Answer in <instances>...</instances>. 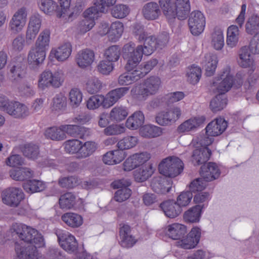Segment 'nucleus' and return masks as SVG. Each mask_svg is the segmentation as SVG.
Listing matches in <instances>:
<instances>
[{
  "label": "nucleus",
  "instance_id": "nucleus-43",
  "mask_svg": "<svg viewBox=\"0 0 259 259\" xmlns=\"http://www.w3.org/2000/svg\"><path fill=\"white\" fill-rule=\"evenodd\" d=\"M128 110L126 107L122 106H116L111 110L109 116L110 120L112 121L120 122L127 117Z\"/></svg>",
  "mask_w": 259,
  "mask_h": 259
},
{
  "label": "nucleus",
  "instance_id": "nucleus-14",
  "mask_svg": "<svg viewBox=\"0 0 259 259\" xmlns=\"http://www.w3.org/2000/svg\"><path fill=\"white\" fill-rule=\"evenodd\" d=\"M200 237V229L197 227H193L185 237L178 240L176 245L186 249L193 248L199 242Z\"/></svg>",
  "mask_w": 259,
  "mask_h": 259
},
{
  "label": "nucleus",
  "instance_id": "nucleus-22",
  "mask_svg": "<svg viewBox=\"0 0 259 259\" xmlns=\"http://www.w3.org/2000/svg\"><path fill=\"white\" fill-rule=\"evenodd\" d=\"M151 187L157 193L166 194L171 190L172 181L166 178H154L151 182Z\"/></svg>",
  "mask_w": 259,
  "mask_h": 259
},
{
  "label": "nucleus",
  "instance_id": "nucleus-46",
  "mask_svg": "<svg viewBox=\"0 0 259 259\" xmlns=\"http://www.w3.org/2000/svg\"><path fill=\"white\" fill-rule=\"evenodd\" d=\"M97 149V144L92 141H87L80 145L78 158H85L92 155Z\"/></svg>",
  "mask_w": 259,
  "mask_h": 259
},
{
  "label": "nucleus",
  "instance_id": "nucleus-16",
  "mask_svg": "<svg viewBox=\"0 0 259 259\" xmlns=\"http://www.w3.org/2000/svg\"><path fill=\"white\" fill-rule=\"evenodd\" d=\"M26 8L22 7L18 9L13 16L9 23L11 31L14 33L21 32L26 24Z\"/></svg>",
  "mask_w": 259,
  "mask_h": 259
},
{
  "label": "nucleus",
  "instance_id": "nucleus-32",
  "mask_svg": "<svg viewBox=\"0 0 259 259\" xmlns=\"http://www.w3.org/2000/svg\"><path fill=\"white\" fill-rule=\"evenodd\" d=\"M66 133L70 136L83 139L90 135L89 128L77 125H66Z\"/></svg>",
  "mask_w": 259,
  "mask_h": 259
},
{
  "label": "nucleus",
  "instance_id": "nucleus-5",
  "mask_svg": "<svg viewBox=\"0 0 259 259\" xmlns=\"http://www.w3.org/2000/svg\"><path fill=\"white\" fill-rule=\"evenodd\" d=\"M12 227L13 232L21 240L20 242L15 243V248L17 244H22L23 243L29 244H32L33 243L38 247L45 245L42 236L39 234L36 230L22 224H14Z\"/></svg>",
  "mask_w": 259,
  "mask_h": 259
},
{
  "label": "nucleus",
  "instance_id": "nucleus-57",
  "mask_svg": "<svg viewBox=\"0 0 259 259\" xmlns=\"http://www.w3.org/2000/svg\"><path fill=\"white\" fill-rule=\"evenodd\" d=\"M129 7L125 5L119 4L114 7L111 10V14L113 17L121 19L127 16L130 13Z\"/></svg>",
  "mask_w": 259,
  "mask_h": 259
},
{
  "label": "nucleus",
  "instance_id": "nucleus-19",
  "mask_svg": "<svg viewBox=\"0 0 259 259\" xmlns=\"http://www.w3.org/2000/svg\"><path fill=\"white\" fill-rule=\"evenodd\" d=\"M220 174L218 166L214 162H208L206 165H202L200 170L201 177L206 181H211L218 178Z\"/></svg>",
  "mask_w": 259,
  "mask_h": 259
},
{
  "label": "nucleus",
  "instance_id": "nucleus-38",
  "mask_svg": "<svg viewBox=\"0 0 259 259\" xmlns=\"http://www.w3.org/2000/svg\"><path fill=\"white\" fill-rule=\"evenodd\" d=\"M140 135L145 138H153L160 136L162 133L160 127L155 125L147 124L141 127Z\"/></svg>",
  "mask_w": 259,
  "mask_h": 259
},
{
  "label": "nucleus",
  "instance_id": "nucleus-50",
  "mask_svg": "<svg viewBox=\"0 0 259 259\" xmlns=\"http://www.w3.org/2000/svg\"><path fill=\"white\" fill-rule=\"evenodd\" d=\"M138 139L136 137L127 136L119 140L117 144L118 148L123 151L134 147L138 143Z\"/></svg>",
  "mask_w": 259,
  "mask_h": 259
},
{
  "label": "nucleus",
  "instance_id": "nucleus-9",
  "mask_svg": "<svg viewBox=\"0 0 259 259\" xmlns=\"http://www.w3.org/2000/svg\"><path fill=\"white\" fill-rule=\"evenodd\" d=\"M133 32L136 35L139 36V41L145 40L144 46H142L143 49L145 50V44L148 39L152 38L153 41L154 42L153 51L158 46H164L168 41L169 36L168 33L164 32L160 35L157 40L153 36L147 37V33L145 32L144 26L140 24L136 23L133 26Z\"/></svg>",
  "mask_w": 259,
  "mask_h": 259
},
{
  "label": "nucleus",
  "instance_id": "nucleus-45",
  "mask_svg": "<svg viewBox=\"0 0 259 259\" xmlns=\"http://www.w3.org/2000/svg\"><path fill=\"white\" fill-rule=\"evenodd\" d=\"M65 107V95L60 93L53 99L51 106V111L54 114H60L63 111Z\"/></svg>",
  "mask_w": 259,
  "mask_h": 259
},
{
  "label": "nucleus",
  "instance_id": "nucleus-8",
  "mask_svg": "<svg viewBox=\"0 0 259 259\" xmlns=\"http://www.w3.org/2000/svg\"><path fill=\"white\" fill-rule=\"evenodd\" d=\"M63 75L62 70H58L54 74L50 71L45 70L39 75L38 87L42 89L50 87L59 88L64 82Z\"/></svg>",
  "mask_w": 259,
  "mask_h": 259
},
{
  "label": "nucleus",
  "instance_id": "nucleus-15",
  "mask_svg": "<svg viewBox=\"0 0 259 259\" xmlns=\"http://www.w3.org/2000/svg\"><path fill=\"white\" fill-rule=\"evenodd\" d=\"M181 115L180 108L174 107L166 112L159 113L156 117V120L157 123L161 125H167L175 122Z\"/></svg>",
  "mask_w": 259,
  "mask_h": 259
},
{
  "label": "nucleus",
  "instance_id": "nucleus-35",
  "mask_svg": "<svg viewBox=\"0 0 259 259\" xmlns=\"http://www.w3.org/2000/svg\"><path fill=\"white\" fill-rule=\"evenodd\" d=\"M124 30L122 22L117 21L112 23L109 28L108 37L111 42H116L121 37Z\"/></svg>",
  "mask_w": 259,
  "mask_h": 259
},
{
  "label": "nucleus",
  "instance_id": "nucleus-39",
  "mask_svg": "<svg viewBox=\"0 0 259 259\" xmlns=\"http://www.w3.org/2000/svg\"><path fill=\"white\" fill-rule=\"evenodd\" d=\"M25 74V65L20 63H16L10 66L9 77L12 81H18Z\"/></svg>",
  "mask_w": 259,
  "mask_h": 259
},
{
  "label": "nucleus",
  "instance_id": "nucleus-42",
  "mask_svg": "<svg viewBox=\"0 0 259 259\" xmlns=\"http://www.w3.org/2000/svg\"><path fill=\"white\" fill-rule=\"evenodd\" d=\"M157 64L158 60L156 59H151L140 65L138 64L135 69L141 78L150 72Z\"/></svg>",
  "mask_w": 259,
  "mask_h": 259
},
{
  "label": "nucleus",
  "instance_id": "nucleus-12",
  "mask_svg": "<svg viewBox=\"0 0 259 259\" xmlns=\"http://www.w3.org/2000/svg\"><path fill=\"white\" fill-rule=\"evenodd\" d=\"M16 253L17 259H46L45 256L38 254L36 246L33 244H17Z\"/></svg>",
  "mask_w": 259,
  "mask_h": 259
},
{
  "label": "nucleus",
  "instance_id": "nucleus-30",
  "mask_svg": "<svg viewBox=\"0 0 259 259\" xmlns=\"http://www.w3.org/2000/svg\"><path fill=\"white\" fill-rule=\"evenodd\" d=\"M142 13L146 19L151 20L157 19L161 14V11L157 3L150 2L143 7Z\"/></svg>",
  "mask_w": 259,
  "mask_h": 259
},
{
  "label": "nucleus",
  "instance_id": "nucleus-44",
  "mask_svg": "<svg viewBox=\"0 0 259 259\" xmlns=\"http://www.w3.org/2000/svg\"><path fill=\"white\" fill-rule=\"evenodd\" d=\"M33 171L30 168L23 167L19 169H13L10 171V177L15 181H24L32 176Z\"/></svg>",
  "mask_w": 259,
  "mask_h": 259
},
{
  "label": "nucleus",
  "instance_id": "nucleus-24",
  "mask_svg": "<svg viewBox=\"0 0 259 259\" xmlns=\"http://www.w3.org/2000/svg\"><path fill=\"white\" fill-rule=\"evenodd\" d=\"M129 91L128 87H121L112 90L106 95V106L108 108L113 106L120 99L124 96Z\"/></svg>",
  "mask_w": 259,
  "mask_h": 259
},
{
  "label": "nucleus",
  "instance_id": "nucleus-11",
  "mask_svg": "<svg viewBox=\"0 0 259 259\" xmlns=\"http://www.w3.org/2000/svg\"><path fill=\"white\" fill-rule=\"evenodd\" d=\"M255 43L251 40L250 44V49L247 47H242L239 52V57L237 59L238 65L242 68H249L254 71L255 68V64L253 56L250 53V50H253V46Z\"/></svg>",
  "mask_w": 259,
  "mask_h": 259
},
{
  "label": "nucleus",
  "instance_id": "nucleus-6",
  "mask_svg": "<svg viewBox=\"0 0 259 259\" xmlns=\"http://www.w3.org/2000/svg\"><path fill=\"white\" fill-rule=\"evenodd\" d=\"M161 83L159 77L152 76L135 87L132 91L135 92L138 99L145 100L149 96L155 95L158 92Z\"/></svg>",
  "mask_w": 259,
  "mask_h": 259
},
{
  "label": "nucleus",
  "instance_id": "nucleus-20",
  "mask_svg": "<svg viewBox=\"0 0 259 259\" xmlns=\"http://www.w3.org/2000/svg\"><path fill=\"white\" fill-rule=\"evenodd\" d=\"M48 49H39L34 47L30 51L27 60L28 64L33 68H35L42 64L46 55Z\"/></svg>",
  "mask_w": 259,
  "mask_h": 259
},
{
  "label": "nucleus",
  "instance_id": "nucleus-63",
  "mask_svg": "<svg viewBox=\"0 0 259 259\" xmlns=\"http://www.w3.org/2000/svg\"><path fill=\"white\" fill-rule=\"evenodd\" d=\"M193 197L192 193L190 191L182 192L177 197L176 203L181 208L188 205Z\"/></svg>",
  "mask_w": 259,
  "mask_h": 259
},
{
  "label": "nucleus",
  "instance_id": "nucleus-51",
  "mask_svg": "<svg viewBox=\"0 0 259 259\" xmlns=\"http://www.w3.org/2000/svg\"><path fill=\"white\" fill-rule=\"evenodd\" d=\"M187 74L188 81L192 84H195L199 82L201 77V69L199 66L192 65L189 67Z\"/></svg>",
  "mask_w": 259,
  "mask_h": 259
},
{
  "label": "nucleus",
  "instance_id": "nucleus-60",
  "mask_svg": "<svg viewBox=\"0 0 259 259\" xmlns=\"http://www.w3.org/2000/svg\"><path fill=\"white\" fill-rule=\"evenodd\" d=\"M98 71L102 74L108 75L114 69L113 63L106 59L100 61L97 66Z\"/></svg>",
  "mask_w": 259,
  "mask_h": 259
},
{
  "label": "nucleus",
  "instance_id": "nucleus-3",
  "mask_svg": "<svg viewBox=\"0 0 259 259\" xmlns=\"http://www.w3.org/2000/svg\"><path fill=\"white\" fill-rule=\"evenodd\" d=\"M96 0L94 6L88 8L83 12L84 19L80 24V31L83 33L90 30L95 25V20L104 13L106 7L114 5L116 0Z\"/></svg>",
  "mask_w": 259,
  "mask_h": 259
},
{
  "label": "nucleus",
  "instance_id": "nucleus-36",
  "mask_svg": "<svg viewBox=\"0 0 259 259\" xmlns=\"http://www.w3.org/2000/svg\"><path fill=\"white\" fill-rule=\"evenodd\" d=\"M239 30L235 25L230 26L227 29L226 44L231 48H234L238 44L239 38Z\"/></svg>",
  "mask_w": 259,
  "mask_h": 259
},
{
  "label": "nucleus",
  "instance_id": "nucleus-61",
  "mask_svg": "<svg viewBox=\"0 0 259 259\" xmlns=\"http://www.w3.org/2000/svg\"><path fill=\"white\" fill-rule=\"evenodd\" d=\"M78 247V243L74 236L68 233L66 234V251L69 253L75 252Z\"/></svg>",
  "mask_w": 259,
  "mask_h": 259
},
{
  "label": "nucleus",
  "instance_id": "nucleus-59",
  "mask_svg": "<svg viewBox=\"0 0 259 259\" xmlns=\"http://www.w3.org/2000/svg\"><path fill=\"white\" fill-rule=\"evenodd\" d=\"M82 100V94L80 91L76 88L72 89L69 93L70 104L73 107H78Z\"/></svg>",
  "mask_w": 259,
  "mask_h": 259
},
{
  "label": "nucleus",
  "instance_id": "nucleus-40",
  "mask_svg": "<svg viewBox=\"0 0 259 259\" xmlns=\"http://www.w3.org/2000/svg\"><path fill=\"white\" fill-rule=\"evenodd\" d=\"M65 135V126L62 125L60 127H50L47 128L45 132L46 138L52 140L59 141L64 138Z\"/></svg>",
  "mask_w": 259,
  "mask_h": 259
},
{
  "label": "nucleus",
  "instance_id": "nucleus-7",
  "mask_svg": "<svg viewBox=\"0 0 259 259\" xmlns=\"http://www.w3.org/2000/svg\"><path fill=\"white\" fill-rule=\"evenodd\" d=\"M158 170L161 175L168 178H175L184 170L183 161L176 156H169L159 163Z\"/></svg>",
  "mask_w": 259,
  "mask_h": 259
},
{
  "label": "nucleus",
  "instance_id": "nucleus-48",
  "mask_svg": "<svg viewBox=\"0 0 259 259\" xmlns=\"http://www.w3.org/2000/svg\"><path fill=\"white\" fill-rule=\"evenodd\" d=\"M120 54V48L118 46L113 45L105 50L104 57L108 61L114 63L119 60Z\"/></svg>",
  "mask_w": 259,
  "mask_h": 259
},
{
  "label": "nucleus",
  "instance_id": "nucleus-33",
  "mask_svg": "<svg viewBox=\"0 0 259 259\" xmlns=\"http://www.w3.org/2000/svg\"><path fill=\"white\" fill-rule=\"evenodd\" d=\"M186 227L179 223H174L167 227V234L168 236L174 240L181 238L186 233Z\"/></svg>",
  "mask_w": 259,
  "mask_h": 259
},
{
  "label": "nucleus",
  "instance_id": "nucleus-54",
  "mask_svg": "<svg viewBox=\"0 0 259 259\" xmlns=\"http://www.w3.org/2000/svg\"><path fill=\"white\" fill-rule=\"evenodd\" d=\"M101 82L95 76L89 78L85 83V89L91 94L98 93L101 89Z\"/></svg>",
  "mask_w": 259,
  "mask_h": 259
},
{
  "label": "nucleus",
  "instance_id": "nucleus-25",
  "mask_svg": "<svg viewBox=\"0 0 259 259\" xmlns=\"http://www.w3.org/2000/svg\"><path fill=\"white\" fill-rule=\"evenodd\" d=\"M95 59L93 51L86 49L78 52L76 58L77 65L81 68H84L90 66Z\"/></svg>",
  "mask_w": 259,
  "mask_h": 259
},
{
  "label": "nucleus",
  "instance_id": "nucleus-58",
  "mask_svg": "<svg viewBox=\"0 0 259 259\" xmlns=\"http://www.w3.org/2000/svg\"><path fill=\"white\" fill-rule=\"evenodd\" d=\"M82 142L77 139L69 140L66 141V152L69 154H76L78 158V153L80 151Z\"/></svg>",
  "mask_w": 259,
  "mask_h": 259
},
{
  "label": "nucleus",
  "instance_id": "nucleus-21",
  "mask_svg": "<svg viewBox=\"0 0 259 259\" xmlns=\"http://www.w3.org/2000/svg\"><path fill=\"white\" fill-rule=\"evenodd\" d=\"M204 116L194 117L182 123L177 128L179 133H184L193 131L204 122Z\"/></svg>",
  "mask_w": 259,
  "mask_h": 259
},
{
  "label": "nucleus",
  "instance_id": "nucleus-62",
  "mask_svg": "<svg viewBox=\"0 0 259 259\" xmlns=\"http://www.w3.org/2000/svg\"><path fill=\"white\" fill-rule=\"evenodd\" d=\"M125 128L123 125L112 124L107 126L104 130V133L107 136L117 135L124 133Z\"/></svg>",
  "mask_w": 259,
  "mask_h": 259
},
{
  "label": "nucleus",
  "instance_id": "nucleus-29",
  "mask_svg": "<svg viewBox=\"0 0 259 259\" xmlns=\"http://www.w3.org/2000/svg\"><path fill=\"white\" fill-rule=\"evenodd\" d=\"M144 120L143 113L141 111H137L128 117L125 126L131 130H137L143 125Z\"/></svg>",
  "mask_w": 259,
  "mask_h": 259
},
{
  "label": "nucleus",
  "instance_id": "nucleus-64",
  "mask_svg": "<svg viewBox=\"0 0 259 259\" xmlns=\"http://www.w3.org/2000/svg\"><path fill=\"white\" fill-rule=\"evenodd\" d=\"M38 5L45 13L50 14L55 11L56 4L52 0H39Z\"/></svg>",
  "mask_w": 259,
  "mask_h": 259
},
{
  "label": "nucleus",
  "instance_id": "nucleus-41",
  "mask_svg": "<svg viewBox=\"0 0 259 259\" xmlns=\"http://www.w3.org/2000/svg\"><path fill=\"white\" fill-rule=\"evenodd\" d=\"M105 97L102 95H96L91 96L87 101V107L90 110H95L102 107L103 108H108L106 106Z\"/></svg>",
  "mask_w": 259,
  "mask_h": 259
},
{
  "label": "nucleus",
  "instance_id": "nucleus-52",
  "mask_svg": "<svg viewBox=\"0 0 259 259\" xmlns=\"http://www.w3.org/2000/svg\"><path fill=\"white\" fill-rule=\"evenodd\" d=\"M246 31L248 34L255 35L259 30V16L253 15L248 20L246 25Z\"/></svg>",
  "mask_w": 259,
  "mask_h": 259
},
{
  "label": "nucleus",
  "instance_id": "nucleus-17",
  "mask_svg": "<svg viewBox=\"0 0 259 259\" xmlns=\"http://www.w3.org/2000/svg\"><path fill=\"white\" fill-rule=\"evenodd\" d=\"M228 126V122L224 118H216L206 126V133L211 137H217L222 134Z\"/></svg>",
  "mask_w": 259,
  "mask_h": 259
},
{
  "label": "nucleus",
  "instance_id": "nucleus-37",
  "mask_svg": "<svg viewBox=\"0 0 259 259\" xmlns=\"http://www.w3.org/2000/svg\"><path fill=\"white\" fill-rule=\"evenodd\" d=\"M202 206L197 205L186 211L183 215L184 220L188 223H196L200 220Z\"/></svg>",
  "mask_w": 259,
  "mask_h": 259
},
{
  "label": "nucleus",
  "instance_id": "nucleus-13",
  "mask_svg": "<svg viewBox=\"0 0 259 259\" xmlns=\"http://www.w3.org/2000/svg\"><path fill=\"white\" fill-rule=\"evenodd\" d=\"M188 25L191 32L194 35H199L204 30L205 18L199 11L192 12L188 20Z\"/></svg>",
  "mask_w": 259,
  "mask_h": 259
},
{
  "label": "nucleus",
  "instance_id": "nucleus-23",
  "mask_svg": "<svg viewBox=\"0 0 259 259\" xmlns=\"http://www.w3.org/2000/svg\"><path fill=\"white\" fill-rule=\"evenodd\" d=\"M126 153L119 149L109 151L103 156V162L108 165H115L120 163L126 157Z\"/></svg>",
  "mask_w": 259,
  "mask_h": 259
},
{
  "label": "nucleus",
  "instance_id": "nucleus-2",
  "mask_svg": "<svg viewBox=\"0 0 259 259\" xmlns=\"http://www.w3.org/2000/svg\"><path fill=\"white\" fill-rule=\"evenodd\" d=\"M233 82V76L231 74V70L229 67L225 68L222 73L215 78L212 82V86L216 87L219 94L210 101V108L212 112L221 111L225 107L227 99L224 98L223 95L231 89Z\"/></svg>",
  "mask_w": 259,
  "mask_h": 259
},
{
  "label": "nucleus",
  "instance_id": "nucleus-56",
  "mask_svg": "<svg viewBox=\"0 0 259 259\" xmlns=\"http://www.w3.org/2000/svg\"><path fill=\"white\" fill-rule=\"evenodd\" d=\"M83 223L80 215L75 213H66V224L72 228L80 227Z\"/></svg>",
  "mask_w": 259,
  "mask_h": 259
},
{
  "label": "nucleus",
  "instance_id": "nucleus-31",
  "mask_svg": "<svg viewBox=\"0 0 259 259\" xmlns=\"http://www.w3.org/2000/svg\"><path fill=\"white\" fill-rule=\"evenodd\" d=\"M204 58L203 64L205 67V74L207 76H211L213 75L217 67V56L215 54L208 53L205 55Z\"/></svg>",
  "mask_w": 259,
  "mask_h": 259
},
{
  "label": "nucleus",
  "instance_id": "nucleus-53",
  "mask_svg": "<svg viewBox=\"0 0 259 259\" xmlns=\"http://www.w3.org/2000/svg\"><path fill=\"white\" fill-rule=\"evenodd\" d=\"M50 31L46 29L38 35L35 44V47L39 49H47L49 46Z\"/></svg>",
  "mask_w": 259,
  "mask_h": 259
},
{
  "label": "nucleus",
  "instance_id": "nucleus-27",
  "mask_svg": "<svg viewBox=\"0 0 259 259\" xmlns=\"http://www.w3.org/2000/svg\"><path fill=\"white\" fill-rule=\"evenodd\" d=\"M131 227L129 225L124 224L120 227L119 236L121 239L120 244L122 247L129 248L134 246L137 240L134 236L130 235Z\"/></svg>",
  "mask_w": 259,
  "mask_h": 259
},
{
  "label": "nucleus",
  "instance_id": "nucleus-47",
  "mask_svg": "<svg viewBox=\"0 0 259 259\" xmlns=\"http://www.w3.org/2000/svg\"><path fill=\"white\" fill-rule=\"evenodd\" d=\"M212 46L217 50H221L224 46V37L222 30L215 28L211 34Z\"/></svg>",
  "mask_w": 259,
  "mask_h": 259
},
{
  "label": "nucleus",
  "instance_id": "nucleus-4",
  "mask_svg": "<svg viewBox=\"0 0 259 259\" xmlns=\"http://www.w3.org/2000/svg\"><path fill=\"white\" fill-rule=\"evenodd\" d=\"M159 6L163 14L168 20L177 17L179 20L186 19L190 11L189 0H159Z\"/></svg>",
  "mask_w": 259,
  "mask_h": 259
},
{
  "label": "nucleus",
  "instance_id": "nucleus-34",
  "mask_svg": "<svg viewBox=\"0 0 259 259\" xmlns=\"http://www.w3.org/2000/svg\"><path fill=\"white\" fill-rule=\"evenodd\" d=\"M154 169L152 164H145L142 165L139 169L134 171V178L138 182H142L147 180L154 172Z\"/></svg>",
  "mask_w": 259,
  "mask_h": 259
},
{
  "label": "nucleus",
  "instance_id": "nucleus-26",
  "mask_svg": "<svg viewBox=\"0 0 259 259\" xmlns=\"http://www.w3.org/2000/svg\"><path fill=\"white\" fill-rule=\"evenodd\" d=\"M211 151L208 147L195 149L192 156V161L195 165H200L206 162L210 158Z\"/></svg>",
  "mask_w": 259,
  "mask_h": 259
},
{
  "label": "nucleus",
  "instance_id": "nucleus-10",
  "mask_svg": "<svg viewBox=\"0 0 259 259\" xmlns=\"http://www.w3.org/2000/svg\"><path fill=\"white\" fill-rule=\"evenodd\" d=\"M2 200L4 204L11 207H17L24 199V194L21 189L10 187L2 192Z\"/></svg>",
  "mask_w": 259,
  "mask_h": 259
},
{
  "label": "nucleus",
  "instance_id": "nucleus-49",
  "mask_svg": "<svg viewBox=\"0 0 259 259\" xmlns=\"http://www.w3.org/2000/svg\"><path fill=\"white\" fill-rule=\"evenodd\" d=\"M23 186L27 192L31 193L41 191L45 187L42 182L36 180L27 181L23 184Z\"/></svg>",
  "mask_w": 259,
  "mask_h": 259
},
{
  "label": "nucleus",
  "instance_id": "nucleus-28",
  "mask_svg": "<svg viewBox=\"0 0 259 259\" xmlns=\"http://www.w3.org/2000/svg\"><path fill=\"white\" fill-rule=\"evenodd\" d=\"M165 215L169 218L178 217L182 212V208L173 200H166L160 205Z\"/></svg>",
  "mask_w": 259,
  "mask_h": 259
},
{
  "label": "nucleus",
  "instance_id": "nucleus-55",
  "mask_svg": "<svg viewBox=\"0 0 259 259\" xmlns=\"http://www.w3.org/2000/svg\"><path fill=\"white\" fill-rule=\"evenodd\" d=\"M23 155L30 159H34L37 158L39 154V148L38 145L32 143L25 144L22 149Z\"/></svg>",
  "mask_w": 259,
  "mask_h": 259
},
{
  "label": "nucleus",
  "instance_id": "nucleus-18",
  "mask_svg": "<svg viewBox=\"0 0 259 259\" xmlns=\"http://www.w3.org/2000/svg\"><path fill=\"white\" fill-rule=\"evenodd\" d=\"M6 112L15 118L20 119L25 118L30 114L29 109L26 105L19 102L12 101H11Z\"/></svg>",
  "mask_w": 259,
  "mask_h": 259
},
{
  "label": "nucleus",
  "instance_id": "nucleus-1",
  "mask_svg": "<svg viewBox=\"0 0 259 259\" xmlns=\"http://www.w3.org/2000/svg\"><path fill=\"white\" fill-rule=\"evenodd\" d=\"M152 38L146 40L145 50L142 45L135 47V43L130 42L122 48V56L126 60L125 69L126 72L120 74L118 78V83L121 86L130 85L140 78L135 68L141 61L143 55L149 56L153 53L154 42Z\"/></svg>",
  "mask_w": 259,
  "mask_h": 259
}]
</instances>
